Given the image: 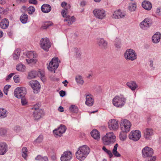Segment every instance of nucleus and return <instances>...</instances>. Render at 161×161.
Masks as SVG:
<instances>
[{
    "label": "nucleus",
    "instance_id": "8fccbe9b",
    "mask_svg": "<svg viewBox=\"0 0 161 161\" xmlns=\"http://www.w3.org/2000/svg\"><path fill=\"white\" fill-rule=\"evenodd\" d=\"M44 75V74L43 71L37 72V76L41 78H43Z\"/></svg>",
    "mask_w": 161,
    "mask_h": 161
},
{
    "label": "nucleus",
    "instance_id": "393cba45",
    "mask_svg": "<svg viewBox=\"0 0 161 161\" xmlns=\"http://www.w3.org/2000/svg\"><path fill=\"white\" fill-rule=\"evenodd\" d=\"M160 32H157L153 36L152 38V40L153 42L157 43L160 41Z\"/></svg>",
    "mask_w": 161,
    "mask_h": 161
},
{
    "label": "nucleus",
    "instance_id": "20e7f679",
    "mask_svg": "<svg viewBox=\"0 0 161 161\" xmlns=\"http://www.w3.org/2000/svg\"><path fill=\"white\" fill-rule=\"evenodd\" d=\"M124 55L125 58L127 61H133L137 58V54L135 51L131 48L127 49Z\"/></svg>",
    "mask_w": 161,
    "mask_h": 161
},
{
    "label": "nucleus",
    "instance_id": "ddd939ff",
    "mask_svg": "<svg viewBox=\"0 0 161 161\" xmlns=\"http://www.w3.org/2000/svg\"><path fill=\"white\" fill-rule=\"evenodd\" d=\"M108 125L110 130H116L118 129V121L116 119L110 120L108 122Z\"/></svg>",
    "mask_w": 161,
    "mask_h": 161
},
{
    "label": "nucleus",
    "instance_id": "bf43d9fd",
    "mask_svg": "<svg viewBox=\"0 0 161 161\" xmlns=\"http://www.w3.org/2000/svg\"><path fill=\"white\" fill-rule=\"evenodd\" d=\"M75 52L76 53V56L77 57H79L81 53L79 50H78L77 48H75Z\"/></svg>",
    "mask_w": 161,
    "mask_h": 161
},
{
    "label": "nucleus",
    "instance_id": "4468645a",
    "mask_svg": "<svg viewBox=\"0 0 161 161\" xmlns=\"http://www.w3.org/2000/svg\"><path fill=\"white\" fill-rule=\"evenodd\" d=\"M142 155L144 157H150L153 153V149L149 147H146L144 148L142 151Z\"/></svg>",
    "mask_w": 161,
    "mask_h": 161
},
{
    "label": "nucleus",
    "instance_id": "e433bc0d",
    "mask_svg": "<svg viewBox=\"0 0 161 161\" xmlns=\"http://www.w3.org/2000/svg\"><path fill=\"white\" fill-rule=\"evenodd\" d=\"M125 131H122L119 134V138L122 141H124L127 138L126 133Z\"/></svg>",
    "mask_w": 161,
    "mask_h": 161
},
{
    "label": "nucleus",
    "instance_id": "7ed1b4c3",
    "mask_svg": "<svg viewBox=\"0 0 161 161\" xmlns=\"http://www.w3.org/2000/svg\"><path fill=\"white\" fill-rule=\"evenodd\" d=\"M126 101V99L123 96H116L113 99V103L116 107L121 108L124 105Z\"/></svg>",
    "mask_w": 161,
    "mask_h": 161
},
{
    "label": "nucleus",
    "instance_id": "7c9ffc66",
    "mask_svg": "<svg viewBox=\"0 0 161 161\" xmlns=\"http://www.w3.org/2000/svg\"><path fill=\"white\" fill-rule=\"evenodd\" d=\"M70 5L68 4L64 8V9L61 12V14L63 17L66 16V14H67L68 10L70 8Z\"/></svg>",
    "mask_w": 161,
    "mask_h": 161
},
{
    "label": "nucleus",
    "instance_id": "423d86ee",
    "mask_svg": "<svg viewBox=\"0 0 161 161\" xmlns=\"http://www.w3.org/2000/svg\"><path fill=\"white\" fill-rule=\"evenodd\" d=\"M131 125V124L129 121L124 119L120 121V128L122 131L128 132L130 130Z\"/></svg>",
    "mask_w": 161,
    "mask_h": 161
},
{
    "label": "nucleus",
    "instance_id": "5fc2aeb1",
    "mask_svg": "<svg viewBox=\"0 0 161 161\" xmlns=\"http://www.w3.org/2000/svg\"><path fill=\"white\" fill-rule=\"evenodd\" d=\"M115 47L116 48L118 49L120 48L121 47V44L120 41H118V42H116L115 45Z\"/></svg>",
    "mask_w": 161,
    "mask_h": 161
},
{
    "label": "nucleus",
    "instance_id": "0eeeda50",
    "mask_svg": "<svg viewBox=\"0 0 161 161\" xmlns=\"http://www.w3.org/2000/svg\"><path fill=\"white\" fill-rule=\"evenodd\" d=\"M14 93L16 97L20 98L25 96L26 93V90L24 87H18L15 89Z\"/></svg>",
    "mask_w": 161,
    "mask_h": 161
},
{
    "label": "nucleus",
    "instance_id": "774afa93",
    "mask_svg": "<svg viewBox=\"0 0 161 161\" xmlns=\"http://www.w3.org/2000/svg\"><path fill=\"white\" fill-rule=\"evenodd\" d=\"M150 62V66L152 68V69H153V62L152 60H151L149 61Z\"/></svg>",
    "mask_w": 161,
    "mask_h": 161
},
{
    "label": "nucleus",
    "instance_id": "69168bd1",
    "mask_svg": "<svg viewBox=\"0 0 161 161\" xmlns=\"http://www.w3.org/2000/svg\"><path fill=\"white\" fill-rule=\"evenodd\" d=\"M42 161H49L48 158L47 156H44Z\"/></svg>",
    "mask_w": 161,
    "mask_h": 161
},
{
    "label": "nucleus",
    "instance_id": "4c0bfd02",
    "mask_svg": "<svg viewBox=\"0 0 161 161\" xmlns=\"http://www.w3.org/2000/svg\"><path fill=\"white\" fill-rule=\"evenodd\" d=\"M25 67L22 64H19L16 66V69L20 71H23L25 70Z\"/></svg>",
    "mask_w": 161,
    "mask_h": 161
},
{
    "label": "nucleus",
    "instance_id": "cd10ccee",
    "mask_svg": "<svg viewBox=\"0 0 161 161\" xmlns=\"http://www.w3.org/2000/svg\"><path fill=\"white\" fill-rule=\"evenodd\" d=\"M42 11L44 13L49 12L51 10V6L47 4H43L41 7Z\"/></svg>",
    "mask_w": 161,
    "mask_h": 161
},
{
    "label": "nucleus",
    "instance_id": "e2e57ef3",
    "mask_svg": "<svg viewBox=\"0 0 161 161\" xmlns=\"http://www.w3.org/2000/svg\"><path fill=\"white\" fill-rule=\"evenodd\" d=\"M10 87L11 86L10 85H7L4 86V90L8 91V89L10 88Z\"/></svg>",
    "mask_w": 161,
    "mask_h": 161
},
{
    "label": "nucleus",
    "instance_id": "a19ab883",
    "mask_svg": "<svg viewBox=\"0 0 161 161\" xmlns=\"http://www.w3.org/2000/svg\"><path fill=\"white\" fill-rule=\"evenodd\" d=\"M27 148L26 147H23L22 150V156L25 159H26L27 156Z\"/></svg>",
    "mask_w": 161,
    "mask_h": 161
},
{
    "label": "nucleus",
    "instance_id": "c9c22d12",
    "mask_svg": "<svg viewBox=\"0 0 161 161\" xmlns=\"http://www.w3.org/2000/svg\"><path fill=\"white\" fill-rule=\"evenodd\" d=\"M37 76V71H32L30 72L28 75L29 79H32L35 78Z\"/></svg>",
    "mask_w": 161,
    "mask_h": 161
},
{
    "label": "nucleus",
    "instance_id": "2f4dec72",
    "mask_svg": "<svg viewBox=\"0 0 161 161\" xmlns=\"http://www.w3.org/2000/svg\"><path fill=\"white\" fill-rule=\"evenodd\" d=\"M8 114V112L5 109L0 108V117L2 118L6 117Z\"/></svg>",
    "mask_w": 161,
    "mask_h": 161
},
{
    "label": "nucleus",
    "instance_id": "473e14b6",
    "mask_svg": "<svg viewBox=\"0 0 161 161\" xmlns=\"http://www.w3.org/2000/svg\"><path fill=\"white\" fill-rule=\"evenodd\" d=\"M118 146V144L117 143L115 144L112 153L115 156L119 157L120 156V154L117 151Z\"/></svg>",
    "mask_w": 161,
    "mask_h": 161
},
{
    "label": "nucleus",
    "instance_id": "0e129e2a",
    "mask_svg": "<svg viewBox=\"0 0 161 161\" xmlns=\"http://www.w3.org/2000/svg\"><path fill=\"white\" fill-rule=\"evenodd\" d=\"M86 4V2L84 1H82L80 3V5L82 6H85Z\"/></svg>",
    "mask_w": 161,
    "mask_h": 161
},
{
    "label": "nucleus",
    "instance_id": "09e8293b",
    "mask_svg": "<svg viewBox=\"0 0 161 161\" xmlns=\"http://www.w3.org/2000/svg\"><path fill=\"white\" fill-rule=\"evenodd\" d=\"M21 98V103L22 105L23 106L27 104V101L26 99L24 97H23Z\"/></svg>",
    "mask_w": 161,
    "mask_h": 161
},
{
    "label": "nucleus",
    "instance_id": "9d476101",
    "mask_svg": "<svg viewBox=\"0 0 161 161\" xmlns=\"http://www.w3.org/2000/svg\"><path fill=\"white\" fill-rule=\"evenodd\" d=\"M152 22L150 19L148 18L144 19L139 24L140 28L143 30H146L151 25Z\"/></svg>",
    "mask_w": 161,
    "mask_h": 161
},
{
    "label": "nucleus",
    "instance_id": "6ab92c4d",
    "mask_svg": "<svg viewBox=\"0 0 161 161\" xmlns=\"http://www.w3.org/2000/svg\"><path fill=\"white\" fill-rule=\"evenodd\" d=\"M32 109L33 110H35L33 112L34 117L36 119H39L41 116V113L40 111L41 110H40L37 106L33 107Z\"/></svg>",
    "mask_w": 161,
    "mask_h": 161
},
{
    "label": "nucleus",
    "instance_id": "f8f14e48",
    "mask_svg": "<svg viewBox=\"0 0 161 161\" xmlns=\"http://www.w3.org/2000/svg\"><path fill=\"white\" fill-rule=\"evenodd\" d=\"M29 84L34 90L35 93L37 94L40 92L41 86L37 81L36 80L31 81L29 83Z\"/></svg>",
    "mask_w": 161,
    "mask_h": 161
},
{
    "label": "nucleus",
    "instance_id": "bb28decb",
    "mask_svg": "<svg viewBox=\"0 0 161 161\" xmlns=\"http://www.w3.org/2000/svg\"><path fill=\"white\" fill-rule=\"evenodd\" d=\"M92 136L95 139L98 140L100 138L99 132L97 130H94L91 132Z\"/></svg>",
    "mask_w": 161,
    "mask_h": 161
},
{
    "label": "nucleus",
    "instance_id": "37998d69",
    "mask_svg": "<svg viewBox=\"0 0 161 161\" xmlns=\"http://www.w3.org/2000/svg\"><path fill=\"white\" fill-rule=\"evenodd\" d=\"M43 139V136L42 135H40L35 140V143L39 144L42 142Z\"/></svg>",
    "mask_w": 161,
    "mask_h": 161
},
{
    "label": "nucleus",
    "instance_id": "a211bd4d",
    "mask_svg": "<svg viewBox=\"0 0 161 161\" xmlns=\"http://www.w3.org/2000/svg\"><path fill=\"white\" fill-rule=\"evenodd\" d=\"M97 43L102 48L105 49L107 47L108 43L103 38H97Z\"/></svg>",
    "mask_w": 161,
    "mask_h": 161
},
{
    "label": "nucleus",
    "instance_id": "5701e85b",
    "mask_svg": "<svg viewBox=\"0 0 161 161\" xmlns=\"http://www.w3.org/2000/svg\"><path fill=\"white\" fill-rule=\"evenodd\" d=\"M8 151L7 144L4 142L0 143V155L4 154Z\"/></svg>",
    "mask_w": 161,
    "mask_h": 161
},
{
    "label": "nucleus",
    "instance_id": "6e6552de",
    "mask_svg": "<svg viewBox=\"0 0 161 161\" xmlns=\"http://www.w3.org/2000/svg\"><path fill=\"white\" fill-rule=\"evenodd\" d=\"M40 46L44 50L47 51L51 46V43L47 38H42L40 41Z\"/></svg>",
    "mask_w": 161,
    "mask_h": 161
},
{
    "label": "nucleus",
    "instance_id": "f03ea898",
    "mask_svg": "<svg viewBox=\"0 0 161 161\" xmlns=\"http://www.w3.org/2000/svg\"><path fill=\"white\" fill-rule=\"evenodd\" d=\"M116 136L112 132L107 133L102 137L103 143L105 145H109L113 144L115 141Z\"/></svg>",
    "mask_w": 161,
    "mask_h": 161
},
{
    "label": "nucleus",
    "instance_id": "a878e982",
    "mask_svg": "<svg viewBox=\"0 0 161 161\" xmlns=\"http://www.w3.org/2000/svg\"><path fill=\"white\" fill-rule=\"evenodd\" d=\"M64 17L65 18L64 21L67 22L68 25H69L72 24L73 22L75 21V18L73 16L70 17L69 15L66 14V16Z\"/></svg>",
    "mask_w": 161,
    "mask_h": 161
},
{
    "label": "nucleus",
    "instance_id": "2eb2a0df",
    "mask_svg": "<svg viewBox=\"0 0 161 161\" xmlns=\"http://www.w3.org/2000/svg\"><path fill=\"white\" fill-rule=\"evenodd\" d=\"M66 129V128L65 125H61L58 128L55 129L53 130V133L56 135L61 136L63 133H65Z\"/></svg>",
    "mask_w": 161,
    "mask_h": 161
},
{
    "label": "nucleus",
    "instance_id": "f704fd0d",
    "mask_svg": "<svg viewBox=\"0 0 161 161\" xmlns=\"http://www.w3.org/2000/svg\"><path fill=\"white\" fill-rule=\"evenodd\" d=\"M20 54V50L17 49L15 50L13 54V59L14 60H17L19 59Z\"/></svg>",
    "mask_w": 161,
    "mask_h": 161
},
{
    "label": "nucleus",
    "instance_id": "dca6fc26",
    "mask_svg": "<svg viewBox=\"0 0 161 161\" xmlns=\"http://www.w3.org/2000/svg\"><path fill=\"white\" fill-rule=\"evenodd\" d=\"M72 157V153L70 151H65L62 154L60 158L61 161H70Z\"/></svg>",
    "mask_w": 161,
    "mask_h": 161
},
{
    "label": "nucleus",
    "instance_id": "1a4fd4ad",
    "mask_svg": "<svg viewBox=\"0 0 161 161\" xmlns=\"http://www.w3.org/2000/svg\"><path fill=\"white\" fill-rule=\"evenodd\" d=\"M93 13L97 18L100 19H104L106 16L105 11L103 9H95Z\"/></svg>",
    "mask_w": 161,
    "mask_h": 161
},
{
    "label": "nucleus",
    "instance_id": "a18cd8bd",
    "mask_svg": "<svg viewBox=\"0 0 161 161\" xmlns=\"http://www.w3.org/2000/svg\"><path fill=\"white\" fill-rule=\"evenodd\" d=\"M35 10L34 7L33 6H30L28 8L27 11L30 14H32V13L34 12Z\"/></svg>",
    "mask_w": 161,
    "mask_h": 161
},
{
    "label": "nucleus",
    "instance_id": "603ef678",
    "mask_svg": "<svg viewBox=\"0 0 161 161\" xmlns=\"http://www.w3.org/2000/svg\"><path fill=\"white\" fill-rule=\"evenodd\" d=\"M43 157L41 155H38L35 158V160L36 161H42Z\"/></svg>",
    "mask_w": 161,
    "mask_h": 161
},
{
    "label": "nucleus",
    "instance_id": "6e6d98bb",
    "mask_svg": "<svg viewBox=\"0 0 161 161\" xmlns=\"http://www.w3.org/2000/svg\"><path fill=\"white\" fill-rule=\"evenodd\" d=\"M155 12L157 15L161 16V8H157Z\"/></svg>",
    "mask_w": 161,
    "mask_h": 161
},
{
    "label": "nucleus",
    "instance_id": "052dcab7",
    "mask_svg": "<svg viewBox=\"0 0 161 161\" xmlns=\"http://www.w3.org/2000/svg\"><path fill=\"white\" fill-rule=\"evenodd\" d=\"M66 93L65 91L61 90L59 92L60 95L61 97H64Z\"/></svg>",
    "mask_w": 161,
    "mask_h": 161
},
{
    "label": "nucleus",
    "instance_id": "4be33fe9",
    "mask_svg": "<svg viewBox=\"0 0 161 161\" xmlns=\"http://www.w3.org/2000/svg\"><path fill=\"white\" fill-rule=\"evenodd\" d=\"M144 137L147 139H149L153 134V130L151 129L147 128L144 131Z\"/></svg>",
    "mask_w": 161,
    "mask_h": 161
},
{
    "label": "nucleus",
    "instance_id": "58836bf2",
    "mask_svg": "<svg viewBox=\"0 0 161 161\" xmlns=\"http://www.w3.org/2000/svg\"><path fill=\"white\" fill-rule=\"evenodd\" d=\"M75 80L77 83L81 85H82L84 82L80 75L77 76L75 77Z\"/></svg>",
    "mask_w": 161,
    "mask_h": 161
},
{
    "label": "nucleus",
    "instance_id": "79ce46f5",
    "mask_svg": "<svg viewBox=\"0 0 161 161\" xmlns=\"http://www.w3.org/2000/svg\"><path fill=\"white\" fill-rule=\"evenodd\" d=\"M102 149L106 153H107L109 155L110 158H111L113 156V154L108 149H107L105 147L103 146L102 147Z\"/></svg>",
    "mask_w": 161,
    "mask_h": 161
},
{
    "label": "nucleus",
    "instance_id": "49530a36",
    "mask_svg": "<svg viewBox=\"0 0 161 161\" xmlns=\"http://www.w3.org/2000/svg\"><path fill=\"white\" fill-rule=\"evenodd\" d=\"M14 82L16 83H18L20 81V79L19 75H16L13 77Z\"/></svg>",
    "mask_w": 161,
    "mask_h": 161
},
{
    "label": "nucleus",
    "instance_id": "4d7b16f0",
    "mask_svg": "<svg viewBox=\"0 0 161 161\" xmlns=\"http://www.w3.org/2000/svg\"><path fill=\"white\" fill-rule=\"evenodd\" d=\"M29 2L30 3L35 5L37 4V1L36 0H29Z\"/></svg>",
    "mask_w": 161,
    "mask_h": 161
},
{
    "label": "nucleus",
    "instance_id": "de8ad7c7",
    "mask_svg": "<svg viewBox=\"0 0 161 161\" xmlns=\"http://www.w3.org/2000/svg\"><path fill=\"white\" fill-rule=\"evenodd\" d=\"M52 25L53 23L51 22H46L45 23L44 25L43 26V28L44 29H47Z\"/></svg>",
    "mask_w": 161,
    "mask_h": 161
},
{
    "label": "nucleus",
    "instance_id": "f257e3e1",
    "mask_svg": "<svg viewBox=\"0 0 161 161\" xmlns=\"http://www.w3.org/2000/svg\"><path fill=\"white\" fill-rule=\"evenodd\" d=\"M90 152V149L87 145H84L80 147L75 153L76 158L80 161L84 160Z\"/></svg>",
    "mask_w": 161,
    "mask_h": 161
},
{
    "label": "nucleus",
    "instance_id": "b1692460",
    "mask_svg": "<svg viewBox=\"0 0 161 161\" xmlns=\"http://www.w3.org/2000/svg\"><path fill=\"white\" fill-rule=\"evenodd\" d=\"M9 25V22L8 19L5 18L3 19L0 23V27L3 29H5Z\"/></svg>",
    "mask_w": 161,
    "mask_h": 161
},
{
    "label": "nucleus",
    "instance_id": "aec40b11",
    "mask_svg": "<svg viewBox=\"0 0 161 161\" xmlns=\"http://www.w3.org/2000/svg\"><path fill=\"white\" fill-rule=\"evenodd\" d=\"M125 14L124 12L121 11L120 10L115 11L113 14V17L115 19L122 18L125 17Z\"/></svg>",
    "mask_w": 161,
    "mask_h": 161
},
{
    "label": "nucleus",
    "instance_id": "680f3d73",
    "mask_svg": "<svg viewBox=\"0 0 161 161\" xmlns=\"http://www.w3.org/2000/svg\"><path fill=\"white\" fill-rule=\"evenodd\" d=\"M67 4L65 2H63L61 3V6L63 8H64Z\"/></svg>",
    "mask_w": 161,
    "mask_h": 161
},
{
    "label": "nucleus",
    "instance_id": "c756f323",
    "mask_svg": "<svg viewBox=\"0 0 161 161\" xmlns=\"http://www.w3.org/2000/svg\"><path fill=\"white\" fill-rule=\"evenodd\" d=\"M142 6L143 8L147 10H150L152 7L151 3L149 1H144L143 2Z\"/></svg>",
    "mask_w": 161,
    "mask_h": 161
},
{
    "label": "nucleus",
    "instance_id": "c03bdc74",
    "mask_svg": "<svg viewBox=\"0 0 161 161\" xmlns=\"http://www.w3.org/2000/svg\"><path fill=\"white\" fill-rule=\"evenodd\" d=\"M136 8V4L135 3H131L129 4V9L131 11H134Z\"/></svg>",
    "mask_w": 161,
    "mask_h": 161
},
{
    "label": "nucleus",
    "instance_id": "13d9d810",
    "mask_svg": "<svg viewBox=\"0 0 161 161\" xmlns=\"http://www.w3.org/2000/svg\"><path fill=\"white\" fill-rule=\"evenodd\" d=\"M14 74V73H11L10 74H9L7 77V78L6 79V81L9 80Z\"/></svg>",
    "mask_w": 161,
    "mask_h": 161
},
{
    "label": "nucleus",
    "instance_id": "ea45409f",
    "mask_svg": "<svg viewBox=\"0 0 161 161\" xmlns=\"http://www.w3.org/2000/svg\"><path fill=\"white\" fill-rule=\"evenodd\" d=\"M69 109L73 113H76L78 112V108L76 106L72 105L69 107Z\"/></svg>",
    "mask_w": 161,
    "mask_h": 161
},
{
    "label": "nucleus",
    "instance_id": "f3484780",
    "mask_svg": "<svg viewBox=\"0 0 161 161\" xmlns=\"http://www.w3.org/2000/svg\"><path fill=\"white\" fill-rule=\"evenodd\" d=\"M28 59H26V61L28 64H30L31 63H35L36 62V59H34V55L33 52L31 51H30L28 52L26 54Z\"/></svg>",
    "mask_w": 161,
    "mask_h": 161
},
{
    "label": "nucleus",
    "instance_id": "9b49d317",
    "mask_svg": "<svg viewBox=\"0 0 161 161\" xmlns=\"http://www.w3.org/2000/svg\"><path fill=\"white\" fill-rule=\"evenodd\" d=\"M141 137V132L138 130L131 131L129 136L130 139L135 141H138Z\"/></svg>",
    "mask_w": 161,
    "mask_h": 161
},
{
    "label": "nucleus",
    "instance_id": "412c9836",
    "mask_svg": "<svg viewBox=\"0 0 161 161\" xmlns=\"http://www.w3.org/2000/svg\"><path fill=\"white\" fill-rule=\"evenodd\" d=\"M94 103V99L92 96L91 94H88L86 96V104L88 106H92Z\"/></svg>",
    "mask_w": 161,
    "mask_h": 161
},
{
    "label": "nucleus",
    "instance_id": "39448f33",
    "mask_svg": "<svg viewBox=\"0 0 161 161\" xmlns=\"http://www.w3.org/2000/svg\"><path fill=\"white\" fill-rule=\"evenodd\" d=\"M60 62L58 61V58H53L50 62L49 65L47 66L48 69L51 71L55 72V70L57 69L59 65V63Z\"/></svg>",
    "mask_w": 161,
    "mask_h": 161
},
{
    "label": "nucleus",
    "instance_id": "c85d7f7f",
    "mask_svg": "<svg viewBox=\"0 0 161 161\" xmlns=\"http://www.w3.org/2000/svg\"><path fill=\"white\" fill-rule=\"evenodd\" d=\"M126 85L132 91H135L138 87L136 83L133 81L127 82Z\"/></svg>",
    "mask_w": 161,
    "mask_h": 161
},
{
    "label": "nucleus",
    "instance_id": "72a5a7b5",
    "mask_svg": "<svg viewBox=\"0 0 161 161\" xmlns=\"http://www.w3.org/2000/svg\"><path fill=\"white\" fill-rule=\"evenodd\" d=\"M28 20V15L26 14H22L20 17V20L23 24L26 23Z\"/></svg>",
    "mask_w": 161,
    "mask_h": 161
},
{
    "label": "nucleus",
    "instance_id": "864d4df0",
    "mask_svg": "<svg viewBox=\"0 0 161 161\" xmlns=\"http://www.w3.org/2000/svg\"><path fill=\"white\" fill-rule=\"evenodd\" d=\"M6 133V130L3 128L0 129V135H5Z\"/></svg>",
    "mask_w": 161,
    "mask_h": 161
},
{
    "label": "nucleus",
    "instance_id": "3c124183",
    "mask_svg": "<svg viewBox=\"0 0 161 161\" xmlns=\"http://www.w3.org/2000/svg\"><path fill=\"white\" fill-rule=\"evenodd\" d=\"M156 160V157H148L145 160V161H155Z\"/></svg>",
    "mask_w": 161,
    "mask_h": 161
},
{
    "label": "nucleus",
    "instance_id": "338daca9",
    "mask_svg": "<svg viewBox=\"0 0 161 161\" xmlns=\"http://www.w3.org/2000/svg\"><path fill=\"white\" fill-rule=\"evenodd\" d=\"M58 110L59 111L61 112H63L64 111V108L63 107L60 106L58 108Z\"/></svg>",
    "mask_w": 161,
    "mask_h": 161
}]
</instances>
